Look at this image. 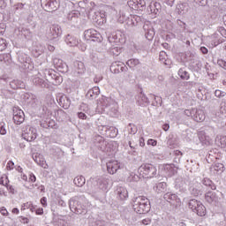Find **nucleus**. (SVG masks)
<instances>
[{"label":"nucleus","mask_w":226,"mask_h":226,"mask_svg":"<svg viewBox=\"0 0 226 226\" xmlns=\"http://www.w3.org/2000/svg\"><path fill=\"white\" fill-rule=\"evenodd\" d=\"M132 208L138 215H146L149 211V200L144 196H139L133 200Z\"/></svg>","instance_id":"1"},{"label":"nucleus","mask_w":226,"mask_h":226,"mask_svg":"<svg viewBox=\"0 0 226 226\" xmlns=\"http://www.w3.org/2000/svg\"><path fill=\"white\" fill-rule=\"evenodd\" d=\"M139 170L140 176L145 177V179H151V177L156 176V167L150 163L142 164Z\"/></svg>","instance_id":"2"},{"label":"nucleus","mask_w":226,"mask_h":226,"mask_svg":"<svg viewBox=\"0 0 226 226\" xmlns=\"http://www.w3.org/2000/svg\"><path fill=\"white\" fill-rule=\"evenodd\" d=\"M189 207L193 213H196L198 216H206V214L207 213L204 204L197 200H191L189 201Z\"/></svg>","instance_id":"3"},{"label":"nucleus","mask_w":226,"mask_h":226,"mask_svg":"<svg viewBox=\"0 0 226 226\" xmlns=\"http://www.w3.org/2000/svg\"><path fill=\"white\" fill-rule=\"evenodd\" d=\"M23 139L26 140L27 142H33L34 140H36V137H38V134L36 133V130L34 127H31V125H26L25 129L23 130Z\"/></svg>","instance_id":"4"},{"label":"nucleus","mask_w":226,"mask_h":226,"mask_svg":"<svg viewBox=\"0 0 226 226\" xmlns=\"http://www.w3.org/2000/svg\"><path fill=\"white\" fill-rule=\"evenodd\" d=\"M26 121V115L24 111L19 108L13 109V122L15 124H22Z\"/></svg>","instance_id":"5"},{"label":"nucleus","mask_w":226,"mask_h":226,"mask_svg":"<svg viewBox=\"0 0 226 226\" xmlns=\"http://www.w3.org/2000/svg\"><path fill=\"white\" fill-rule=\"evenodd\" d=\"M121 169V165L117 161H109L107 162V171L109 174H116Z\"/></svg>","instance_id":"6"},{"label":"nucleus","mask_w":226,"mask_h":226,"mask_svg":"<svg viewBox=\"0 0 226 226\" xmlns=\"http://www.w3.org/2000/svg\"><path fill=\"white\" fill-rule=\"evenodd\" d=\"M84 36L86 40H92V41H94V40H96L98 36H100V34H98V31L94 29H88L85 31Z\"/></svg>","instance_id":"7"},{"label":"nucleus","mask_w":226,"mask_h":226,"mask_svg":"<svg viewBox=\"0 0 226 226\" xmlns=\"http://www.w3.org/2000/svg\"><path fill=\"white\" fill-rule=\"evenodd\" d=\"M164 170L170 177L177 174V167L175 164H164Z\"/></svg>","instance_id":"8"},{"label":"nucleus","mask_w":226,"mask_h":226,"mask_svg":"<svg viewBox=\"0 0 226 226\" xmlns=\"http://www.w3.org/2000/svg\"><path fill=\"white\" fill-rule=\"evenodd\" d=\"M205 200L208 202V204H213V202L218 201V196L216 195V192L210 191L205 194Z\"/></svg>","instance_id":"9"},{"label":"nucleus","mask_w":226,"mask_h":226,"mask_svg":"<svg viewBox=\"0 0 226 226\" xmlns=\"http://www.w3.org/2000/svg\"><path fill=\"white\" fill-rule=\"evenodd\" d=\"M34 162H36L37 165H40L42 167V169H47L49 165H47V162L45 161V158L40 154H35L34 157Z\"/></svg>","instance_id":"10"},{"label":"nucleus","mask_w":226,"mask_h":226,"mask_svg":"<svg viewBox=\"0 0 226 226\" xmlns=\"http://www.w3.org/2000/svg\"><path fill=\"white\" fill-rule=\"evenodd\" d=\"M205 120H206V113H204V110L202 109H198L194 116V121H196L197 123H202Z\"/></svg>","instance_id":"11"},{"label":"nucleus","mask_w":226,"mask_h":226,"mask_svg":"<svg viewBox=\"0 0 226 226\" xmlns=\"http://www.w3.org/2000/svg\"><path fill=\"white\" fill-rule=\"evenodd\" d=\"M127 4H128L129 8H131V10H134V11H138V13H140L139 6L137 0L136 1L129 0L127 2Z\"/></svg>","instance_id":"12"},{"label":"nucleus","mask_w":226,"mask_h":226,"mask_svg":"<svg viewBox=\"0 0 226 226\" xmlns=\"http://www.w3.org/2000/svg\"><path fill=\"white\" fill-rule=\"evenodd\" d=\"M198 137L202 144H209V137L206 136V132H200Z\"/></svg>","instance_id":"13"},{"label":"nucleus","mask_w":226,"mask_h":226,"mask_svg":"<svg viewBox=\"0 0 226 226\" xmlns=\"http://www.w3.org/2000/svg\"><path fill=\"white\" fill-rule=\"evenodd\" d=\"M74 185H76V186H79V187L84 186V185H86V178L82 176L75 177Z\"/></svg>","instance_id":"14"},{"label":"nucleus","mask_w":226,"mask_h":226,"mask_svg":"<svg viewBox=\"0 0 226 226\" xmlns=\"http://www.w3.org/2000/svg\"><path fill=\"white\" fill-rule=\"evenodd\" d=\"M178 76L180 77V79H182L183 80H188V79H190V73H188V72H186L184 69H179L178 71Z\"/></svg>","instance_id":"15"},{"label":"nucleus","mask_w":226,"mask_h":226,"mask_svg":"<svg viewBox=\"0 0 226 226\" xmlns=\"http://www.w3.org/2000/svg\"><path fill=\"white\" fill-rule=\"evenodd\" d=\"M203 185L205 186H208V188H211V190H216V185L211 181L209 178H204L203 179Z\"/></svg>","instance_id":"16"},{"label":"nucleus","mask_w":226,"mask_h":226,"mask_svg":"<svg viewBox=\"0 0 226 226\" xmlns=\"http://www.w3.org/2000/svg\"><path fill=\"white\" fill-rule=\"evenodd\" d=\"M138 64H140V61L137 58H132L127 61V65L129 68H135V66H138Z\"/></svg>","instance_id":"17"},{"label":"nucleus","mask_w":226,"mask_h":226,"mask_svg":"<svg viewBox=\"0 0 226 226\" xmlns=\"http://www.w3.org/2000/svg\"><path fill=\"white\" fill-rule=\"evenodd\" d=\"M138 179H139V176L132 172V173H129V176L127 177L126 181L128 183H133L134 181H138Z\"/></svg>","instance_id":"18"},{"label":"nucleus","mask_w":226,"mask_h":226,"mask_svg":"<svg viewBox=\"0 0 226 226\" xmlns=\"http://www.w3.org/2000/svg\"><path fill=\"white\" fill-rule=\"evenodd\" d=\"M60 106L65 110L70 108V101L68 99L64 100L63 98L60 99Z\"/></svg>","instance_id":"19"},{"label":"nucleus","mask_w":226,"mask_h":226,"mask_svg":"<svg viewBox=\"0 0 226 226\" xmlns=\"http://www.w3.org/2000/svg\"><path fill=\"white\" fill-rule=\"evenodd\" d=\"M138 6H139V13H142L146 10V0H137Z\"/></svg>","instance_id":"20"},{"label":"nucleus","mask_w":226,"mask_h":226,"mask_svg":"<svg viewBox=\"0 0 226 226\" xmlns=\"http://www.w3.org/2000/svg\"><path fill=\"white\" fill-rule=\"evenodd\" d=\"M8 47V42L4 39H0V52H3V50H6V48Z\"/></svg>","instance_id":"21"},{"label":"nucleus","mask_w":226,"mask_h":226,"mask_svg":"<svg viewBox=\"0 0 226 226\" xmlns=\"http://www.w3.org/2000/svg\"><path fill=\"white\" fill-rule=\"evenodd\" d=\"M146 38L149 41L153 40L154 38V30H148L146 33Z\"/></svg>","instance_id":"22"},{"label":"nucleus","mask_w":226,"mask_h":226,"mask_svg":"<svg viewBox=\"0 0 226 226\" xmlns=\"http://www.w3.org/2000/svg\"><path fill=\"white\" fill-rule=\"evenodd\" d=\"M78 67H79V73H83V72L86 71V66L84 65V63L79 62L78 63Z\"/></svg>","instance_id":"23"},{"label":"nucleus","mask_w":226,"mask_h":226,"mask_svg":"<svg viewBox=\"0 0 226 226\" xmlns=\"http://www.w3.org/2000/svg\"><path fill=\"white\" fill-rule=\"evenodd\" d=\"M217 64L219 66H221V68H223L224 70H226V59L223 60V59H219L217 61Z\"/></svg>","instance_id":"24"},{"label":"nucleus","mask_w":226,"mask_h":226,"mask_svg":"<svg viewBox=\"0 0 226 226\" xmlns=\"http://www.w3.org/2000/svg\"><path fill=\"white\" fill-rule=\"evenodd\" d=\"M0 185H2L3 186H6L8 185V177H0Z\"/></svg>","instance_id":"25"},{"label":"nucleus","mask_w":226,"mask_h":226,"mask_svg":"<svg viewBox=\"0 0 226 226\" xmlns=\"http://www.w3.org/2000/svg\"><path fill=\"white\" fill-rule=\"evenodd\" d=\"M0 214H1L3 216H8V215H10V213L8 212V210L6 209V207H0Z\"/></svg>","instance_id":"26"},{"label":"nucleus","mask_w":226,"mask_h":226,"mask_svg":"<svg viewBox=\"0 0 226 226\" xmlns=\"http://www.w3.org/2000/svg\"><path fill=\"white\" fill-rule=\"evenodd\" d=\"M32 207V203L31 202L24 203L21 206V211H26V209H29V207Z\"/></svg>","instance_id":"27"},{"label":"nucleus","mask_w":226,"mask_h":226,"mask_svg":"<svg viewBox=\"0 0 226 226\" xmlns=\"http://www.w3.org/2000/svg\"><path fill=\"white\" fill-rule=\"evenodd\" d=\"M215 94L217 98H222L225 96V92H222L221 90H215Z\"/></svg>","instance_id":"28"},{"label":"nucleus","mask_w":226,"mask_h":226,"mask_svg":"<svg viewBox=\"0 0 226 226\" xmlns=\"http://www.w3.org/2000/svg\"><path fill=\"white\" fill-rule=\"evenodd\" d=\"M158 144V141H156V139H149L147 140V146H156Z\"/></svg>","instance_id":"29"},{"label":"nucleus","mask_w":226,"mask_h":226,"mask_svg":"<svg viewBox=\"0 0 226 226\" xmlns=\"http://www.w3.org/2000/svg\"><path fill=\"white\" fill-rule=\"evenodd\" d=\"M164 199H169V200H172V199H176V194L168 192L164 195Z\"/></svg>","instance_id":"30"},{"label":"nucleus","mask_w":226,"mask_h":226,"mask_svg":"<svg viewBox=\"0 0 226 226\" xmlns=\"http://www.w3.org/2000/svg\"><path fill=\"white\" fill-rule=\"evenodd\" d=\"M24 6H25V4L22 3H18V4H14L15 10H24Z\"/></svg>","instance_id":"31"},{"label":"nucleus","mask_w":226,"mask_h":226,"mask_svg":"<svg viewBox=\"0 0 226 226\" xmlns=\"http://www.w3.org/2000/svg\"><path fill=\"white\" fill-rule=\"evenodd\" d=\"M14 167H15V163H13V162L9 161V162H7V169H8L9 170H13Z\"/></svg>","instance_id":"32"},{"label":"nucleus","mask_w":226,"mask_h":226,"mask_svg":"<svg viewBox=\"0 0 226 226\" xmlns=\"http://www.w3.org/2000/svg\"><path fill=\"white\" fill-rule=\"evenodd\" d=\"M141 223L143 225H150L151 224V218L147 217L142 220Z\"/></svg>","instance_id":"33"},{"label":"nucleus","mask_w":226,"mask_h":226,"mask_svg":"<svg viewBox=\"0 0 226 226\" xmlns=\"http://www.w3.org/2000/svg\"><path fill=\"white\" fill-rule=\"evenodd\" d=\"M29 181H31V183H36V176H34V174L30 173L29 174Z\"/></svg>","instance_id":"34"},{"label":"nucleus","mask_w":226,"mask_h":226,"mask_svg":"<svg viewBox=\"0 0 226 226\" xmlns=\"http://www.w3.org/2000/svg\"><path fill=\"white\" fill-rule=\"evenodd\" d=\"M220 34H222V36H224V38H226V29H224L223 27H219L218 29Z\"/></svg>","instance_id":"35"},{"label":"nucleus","mask_w":226,"mask_h":226,"mask_svg":"<svg viewBox=\"0 0 226 226\" xmlns=\"http://www.w3.org/2000/svg\"><path fill=\"white\" fill-rule=\"evenodd\" d=\"M19 83V81L17 80H13L10 83L11 87H12V89H19V87H16V85Z\"/></svg>","instance_id":"36"},{"label":"nucleus","mask_w":226,"mask_h":226,"mask_svg":"<svg viewBox=\"0 0 226 226\" xmlns=\"http://www.w3.org/2000/svg\"><path fill=\"white\" fill-rule=\"evenodd\" d=\"M78 117L79 118V119H87V115H85V113L84 112H79L78 113Z\"/></svg>","instance_id":"37"},{"label":"nucleus","mask_w":226,"mask_h":226,"mask_svg":"<svg viewBox=\"0 0 226 226\" xmlns=\"http://www.w3.org/2000/svg\"><path fill=\"white\" fill-rule=\"evenodd\" d=\"M21 223H29V218L24 217V216H19Z\"/></svg>","instance_id":"38"},{"label":"nucleus","mask_w":226,"mask_h":226,"mask_svg":"<svg viewBox=\"0 0 226 226\" xmlns=\"http://www.w3.org/2000/svg\"><path fill=\"white\" fill-rule=\"evenodd\" d=\"M119 193V197L120 199H126V197H128V192H126V191L124 190V193L122 192H118Z\"/></svg>","instance_id":"39"},{"label":"nucleus","mask_w":226,"mask_h":226,"mask_svg":"<svg viewBox=\"0 0 226 226\" xmlns=\"http://www.w3.org/2000/svg\"><path fill=\"white\" fill-rule=\"evenodd\" d=\"M41 204L43 207H47V198L43 197L41 199Z\"/></svg>","instance_id":"40"},{"label":"nucleus","mask_w":226,"mask_h":226,"mask_svg":"<svg viewBox=\"0 0 226 226\" xmlns=\"http://www.w3.org/2000/svg\"><path fill=\"white\" fill-rule=\"evenodd\" d=\"M111 132H113L112 134H109V137L111 139H114V137H117V129H112Z\"/></svg>","instance_id":"41"},{"label":"nucleus","mask_w":226,"mask_h":226,"mask_svg":"<svg viewBox=\"0 0 226 226\" xmlns=\"http://www.w3.org/2000/svg\"><path fill=\"white\" fill-rule=\"evenodd\" d=\"M139 146L140 147H144V146H146V140L144 139V137L139 138Z\"/></svg>","instance_id":"42"},{"label":"nucleus","mask_w":226,"mask_h":226,"mask_svg":"<svg viewBox=\"0 0 226 226\" xmlns=\"http://www.w3.org/2000/svg\"><path fill=\"white\" fill-rule=\"evenodd\" d=\"M6 186V188L9 190V192H11V193H15V188H13V186H11V185H5Z\"/></svg>","instance_id":"43"},{"label":"nucleus","mask_w":226,"mask_h":226,"mask_svg":"<svg viewBox=\"0 0 226 226\" xmlns=\"http://www.w3.org/2000/svg\"><path fill=\"white\" fill-rule=\"evenodd\" d=\"M0 134L6 135V128H4V126L0 127Z\"/></svg>","instance_id":"44"},{"label":"nucleus","mask_w":226,"mask_h":226,"mask_svg":"<svg viewBox=\"0 0 226 226\" xmlns=\"http://www.w3.org/2000/svg\"><path fill=\"white\" fill-rule=\"evenodd\" d=\"M174 154L175 156H183V152H181L180 150H175Z\"/></svg>","instance_id":"45"},{"label":"nucleus","mask_w":226,"mask_h":226,"mask_svg":"<svg viewBox=\"0 0 226 226\" xmlns=\"http://www.w3.org/2000/svg\"><path fill=\"white\" fill-rule=\"evenodd\" d=\"M11 213L12 215H19V213H20V210H19V208L17 207H14L12 208Z\"/></svg>","instance_id":"46"},{"label":"nucleus","mask_w":226,"mask_h":226,"mask_svg":"<svg viewBox=\"0 0 226 226\" xmlns=\"http://www.w3.org/2000/svg\"><path fill=\"white\" fill-rule=\"evenodd\" d=\"M36 215H43V208L40 207L35 210Z\"/></svg>","instance_id":"47"},{"label":"nucleus","mask_w":226,"mask_h":226,"mask_svg":"<svg viewBox=\"0 0 226 226\" xmlns=\"http://www.w3.org/2000/svg\"><path fill=\"white\" fill-rule=\"evenodd\" d=\"M169 128H170V126L167 124L162 125V129L164 130V132H169Z\"/></svg>","instance_id":"48"},{"label":"nucleus","mask_w":226,"mask_h":226,"mask_svg":"<svg viewBox=\"0 0 226 226\" xmlns=\"http://www.w3.org/2000/svg\"><path fill=\"white\" fill-rule=\"evenodd\" d=\"M48 49L49 50V52H54V50H56V48L53 45H49Z\"/></svg>","instance_id":"49"},{"label":"nucleus","mask_w":226,"mask_h":226,"mask_svg":"<svg viewBox=\"0 0 226 226\" xmlns=\"http://www.w3.org/2000/svg\"><path fill=\"white\" fill-rule=\"evenodd\" d=\"M200 50H201L202 54H207V52H208V50L207 49L206 47H201Z\"/></svg>","instance_id":"50"},{"label":"nucleus","mask_w":226,"mask_h":226,"mask_svg":"<svg viewBox=\"0 0 226 226\" xmlns=\"http://www.w3.org/2000/svg\"><path fill=\"white\" fill-rule=\"evenodd\" d=\"M5 4H4V0H0V8H4Z\"/></svg>","instance_id":"51"},{"label":"nucleus","mask_w":226,"mask_h":226,"mask_svg":"<svg viewBox=\"0 0 226 226\" xmlns=\"http://www.w3.org/2000/svg\"><path fill=\"white\" fill-rule=\"evenodd\" d=\"M28 209H30V211H31L32 213H34V211H36V207H34L33 206V203H32V207H30Z\"/></svg>","instance_id":"52"},{"label":"nucleus","mask_w":226,"mask_h":226,"mask_svg":"<svg viewBox=\"0 0 226 226\" xmlns=\"http://www.w3.org/2000/svg\"><path fill=\"white\" fill-rule=\"evenodd\" d=\"M165 52H163V51H162L161 53H160V59H163V58H162V57H163V56H165Z\"/></svg>","instance_id":"53"},{"label":"nucleus","mask_w":226,"mask_h":226,"mask_svg":"<svg viewBox=\"0 0 226 226\" xmlns=\"http://www.w3.org/2000/svg\"><path fill=\"white\" fill-rule=\"evenodd\" d=\"M129 146H130V147H132V149H135V146L132 145V141L129 142Z\"/></svg>","instance_id":"54"},{"label":"nucleus","mask_w":226,"mask_h":226,"mask_svg":"<svg viewBox=\"0 0 226 226\" xmlns=\"http://www.w3.org/2000/svg\"><path fill=\"white\" fill-rule=\"evenodd\" d=\"M22 179H23L24 181H27V176L23 175Z\"/></svg>","instance_id":"55"},{"label":"nucleus","mask_w":226,"mask_h":226,"mask_svg":"<svg viewBox=\"0 0 226 226\" xmlns=\"http://www.w3.org/2000/svg\"><path fill=\"white\" fill-rule=\"evenodd\" d=\"M4 56H6L5 54L4 55H0V60L3 61V59H4Z\"/></svg>","instance_id":"56"},{"label":"nucleus","mask_w":226,"mask_h":226,"mask_svg":"<svg viewBox=\"0 0 226 226\" xmlns=\"http://www.w3.org/2000/svg\"><path fill=\"white\" fill-rule=\"evenodd\" d=\"M154 13H158V9L154 10Z\"/></svg>","instance_id":"57"},{"label":"nucleus","mask_w":226,"mask_h":226,"mask_svg":"<svg viewBox=\"0 0 226 226\" xmlns=\"http://www.w3.org/2000/svg\"><path fill=\"white\" fill-rule=\"evenodd\" d=\"M226 147V144H222L221 147Z\"/></svg>","instance_id":"58"},{"label":"nucleus","mask_w":226,"mask_h":226,"mask_svg":"<svg viewBox=\"0 0 226 226\" xmlns=\"http://www.w3.org/2000/svg\"><path fill=\"white\" fill-rule=\"evenodd\" d=\"M93 91H98V88L94 87V88H93Z\"/></svg>","instance_id":"59"},{"label":"nucleus","mask_w":226,"mask_h":226,"mask_svg":"<svg viewBox=\"0 0 226 226\" xmlns=\"http://www.w3.org/2000/svg\"><path fill=\"white\" fill-rule=\"evenodd\" d=\"M222 168L223 169V164H221Z\"/></svg>","instance_id":"60"}]
</instances>
